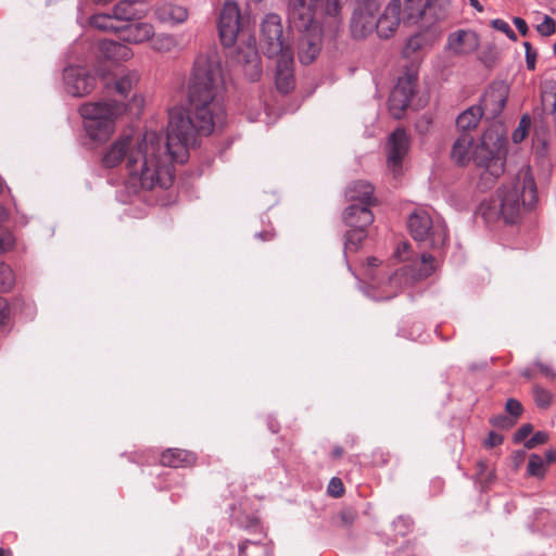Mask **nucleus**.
<instances>
[{"label": "nucleus", "mask_w": 556, "mask_h": 556, "mask_svg": "<svg viewBox=\"0 0 556 556\" xmlns=\"http://www.w3.org/2000/svg\"><path fill=\"white\" fill-rule=\"evenodd\" d=\"M222 76L218 60L200 55L195 59L188 83L187 108L168 111L165 136V155L156 152V134L151 136L150 152L143 140L130 150L131 135H121L102 153L100 165L105 169L117 167L126 159L131 187L152 190L168 189L175 180L174 163L185 164L189 150L201 146V136H210L215 127L225 126L226 113L216 99L217 79ZM160 149V147H157Z\"/></svg>", "instance_id": "f257e3e1"}, {"label": "nucleus", "mask_w": 556, "mask_h": 556, "mask_svg": "<svg viewBox=\"0 0 556 556\" xmlns=\"http://www.w3.org/2000/svg\"><path fill=\"white\" fill-rule=\"evenodd\" d=\"M345 0H325L320 22L315 15L317 0H293L289 22L300 36L298 56L303 65L312 64L321 52L324 40L334 43L342 30L341 11Z\"/></svg>", "instance_id": "f03ea898"}, {"label": "nucleus", "mask_w": 556, "mask_h": 556, "mask_svg": "<svg viewBox=\"0 0 556 556\" xmlns=\"http://www.w3.org/2000/svg\"><path fill=\"white\" fill-rule=\"evenodd\" d=\"M507 134L504 122H494L483 130L477 143L470 134L459 135L452 146L451 159L462 167L472 161L477 167L484 168L481 179L494 182L505 172Z\"/></svg>", "instance_id": "7ed1b4c3"}, {"label": "nucleus", "mask_w": 556, "mask_h": 556, "mask_svg": "<svg viewBox=\"0 0 556 556\" xmlns=\"http://www.w3.org/2000/svg\"><path fill=\"white\" fill-rule=\"evenodd\" d=\"M393 256L406 265L396 269L388 281L381 286V291L375 300H391L403 289L427 279L437 269L435 258L430 253H416L413 244L407 240L400 241L394 250Z\"/></svg>", "instance_id": "20e7f679"}, {"label": "nucleus", "mask_w": 556, "mask_h": 556, "mask_svg": "<svg viewBox=\"0 0 556 556\" xmlns=\"http://www.w3.org/2000/svg\"><path fill=\"white\" fill-rule=\"evenodd\" d=\"M128 106L141 109L143 99L134 96L129 104L112 99L81 104L78 111L83 117L87 136L84 146L88 149H96L106 143L115 132L116 118L123 115Z\"/></svg>", "instance_id": "39448f33"}, {"label": "nucleus", "mask_w": 556, "mask_h": 556, "mask_svg": "<svg viewBox=\"0 0 556 556\" xmlns=\"http://www.w3.org/2000/svg\"><path fill=\"white\" fill-rule=\"evenodd\" d=\"M407 224L414 240L428 241L429 247L434 251H440L446 245L448 239L447 227L439 215L433 217L428 211H413Z\"/></svg>", "instance_id": "423d86ee"}, {"label": "nucleus", "mask_w": 556, "mask_h": 556, "mask_svg": "<svg viewBox=\"0 0 556 556\" xmlns=\"http://www.w3.org/2000/svg\"><path fill=\"white\" fill-rule=\"evenodd\" d=\"M110 70L108 67L94 66L88 68L83 65H70L63 71L65 90L73 97H85L102 83L103 87H110Z\"/></svg>", "instance_id": "0eeeda50"}, {"label": "nucleus", "mask_w": 556, "mask_h": 556, "mask_svg": "<svg viewBox=\"0 0 556 556\" xmlns=\"http://www.w3.org/2000/svg\"><path fill=\"white\" fill-rule=\"evenodd\" d=\"M419 66V60H412L406 64L404 66L403 75L397 78L396 85L390 92L388 106L389 111L396 119L402 117L417 93Z\"/></svg>", "instance_id": "6e6552de"}, {"label": "nucleus", "mask_w": 556, "mask_h": 556, "mask_svg": "<svg viewBox=\"0 0 556 556\" xmlns=\"http://www.w3.org/2000/svg\"><path fill=\"white\" fill-rule=\"evenodd\" d=\"M261 49L268 59L293 50L292 43L283 36L281 17L276 13L266 14L261 24Z\"/></svg>", "instance_id": "1a4fd4ad"}, {"label": "nucleus", "mask_w": 556, "mask_h": 556, "mask_svg": "<svg viewBox=\"0 0 556 556\" xmlns=\"http://www.w3.org/2000/svg\"><path fill=\"white\" fill-rule=\"evenodd\" d=\"M510 86L505 80H494L480 96L478 103L475 104V106L480 108L482 117L489 125L501 122L498 117L506 106Z\"/></svg>", "instance_id": "9d476101"}, {"label": "nucleus", "mask_w": 556, "mask_h": 556, "mask_svg": "<svg viewBox=\"0 0 556 556\" xmlns=\"http://www.w3.org/2000/svg\"><path fill=\"white\" fill-rule=\"evenodd\" d=\"M380 7L379 0H359L356 3L350 20V31L353 39H365L375 30Z\"/></svg>", "instance_id": "9b49d317"}, {"label": "nucleus", "mask_w": 556, "mask_h": 556, "mask_svg": "<svg viewBox=\"0 0 556 556\" xmlns=\"http://www.w3.org/2000/svg\"><path fill=\"white\" fill-rule=\"evenodd\" d=\"M442 30L433 24L420 25L419 29L410 35L401 51V56L405 60H419L414 55L424 49H430L440 39Z\"/></svg>", "instance_id": "f8f14e48"}, {"label": "nucleus", "mask_w": 556, "mask_h": 556, "mask_svg": "<svg viewBox=\"0 0 556 556\" xmlns=\"http://www.w3.org/2000/svg\"><path fill=\"white\" fill-rule=\"evenodd\" d=\"M240 9L236 1H226L217 22V29L222 45L225 48L232 47L240 29Z\"/></svg>", "instance_id": "ddd939ff"}, {"label": "nucleus", "mask_w": 556, "mask_h": 556, "mask_svg": "<svg viewBox=\"0 0 556 556\" xmlns=\"http://www.w3.org/2000/svg\"><path fill=\"white\" fill-rule=\"evenodd\" d=\"M409 136L402 127L395 128L387 140V162L393 173L402 169L403 161L409 150Z\"/></svg>", "instance_id": "4468645a"}, {"label": "nucleus", "mask_w": 556, "mask_h": 556, "mask_svg": "<svg viewBox=\"0 0 556 556\" xmlns=\"http://www.w3.org/2000/svg\"><path fill=\"white\" fill-rule=\"evenodd\" d=\"M374 193L375 188L370 182L366 180L352 181L344 191V197L350 202L345 208H370L380 205Z\"/></svg>", "instance_id": "2eb2a0df"}, {"label": "nucleus", "mask_w": 556, "mask_h": 556, "mask_svg": "<svg viewBox=\"0 0 556 556\" xmlns=\"http://www.w3.org/2000/svg\"><path fill=\"white\" fill-rule=\"evenodd\" d=\"M126 42H119L112 39H102L97 43L94 56V66L110 67L105 65L106 62H118L129 60L134 53L132 50L125 45Z\"/></svg>", "instance_id": "dca6fc26"}, {"label": "nucleus", "mask_w": 556, "mask_h": 556, "mask_svg": "<svg viewBox=\"0 0 556 556\" xmlns=\"http://www.w3.org/2000/svg\"><path fill=\"white\" fill-rule=\"evenodd\" d=\"M275 58L277 59L275 71L277 90L282 94H289L295 87L294 51L291 50Z\"/></svg>", "instance_id": "f3484780"}, {"label": "nucleus", "mask_w": 556, "mask_h": 556, "mask_svg": "<svg viewBox=\"0 0 556 556\" xmlns=\"http://www.w3.org/2000/svg\"><path fill=\"white\" fill-rule=\"evenodd\" d=\"M401 0H392L386 8L384 12L378 17L375 26L377 35L382 39H389L396 31L400 23H402Z\"/></svg>", "instance_id": "a211bd4d"}, {"label": "nucleus", "mask_w": 556, "mask_h": 556, "mask_svg": "<svg viewBox=\"0 0 556 556\" xmlns=\"http://www.w3.org/2000/svg\"><path fill=\"white\" fill-rule=\"evenodd\" d=\"M479 48V36L473 30L458 29L447 36L445 50L453 51L454 55H465Z\"/></svg>", "instance_id": "6ab92c4d"}, {"label": "nucleus", "mask_w": 556, "mask_h": 556, "mask_svg": "<svg viewBox=\"0 0 556 556\" xmlns=\"http://www.w3.org/2000/svg\"><path fill=\"white\" fill-rule=\"evenodd\" d=\"M154 36V27L150 23L126 21L121 23L118 39L126 43H142Z\"/></svg>", "instance_id": "aec40b11"}, {"label": "nucleus", "mask_w": 556, "mask_h": 556, "mask_svg": "<svg viewBox=\"0 0 556 556\" xmlns=\"http://www.w3.org/2000/svg\"><path fill=\"white\" fill-rule=\"evenodd\" d=\"M239 61L243 63L244 73L250 81H258L262 77V60L253 39V46L249 50H238Z\"/></svg>", "instance_id": "412c9836"}, {"label": "nucleus", "mask_w": 556, "mask_h": 556, "mask_svg": "<svg viewBox=\"0 0 556 556\" xmlns=\"http://www.w3.org/2000/svg\"><path fill=\"white\" fill-rule=\"evenodd\" d=\"M160 462L163 466L173 468L194 465L197 455L193 452L180 448H168L161 454Z\"/></svg>", "instance_id": "4be33fe9"}, {"label": "nucleus", "mask_w": 556, "mask_h": 556, "mask_svg": "<svg viewBox=\"0 0 556 556\" xmlns=\"http://www.w3.org/2000/svg\"><path fill=\"white\" fill-rule=\"evenodd\" d=\"M480 216L490 229L496 224L514 225L520 219V211H476L475 217Z\"/></svg>", "instance_id": "5701e85b"}, {"label": "nucleus", "mask_w": 556, "mask_h": 556, "mask_svg": "<svg viewBox=\"0 0 556 556\" xmlns=\"http://www.w3.org/2000/svg\"><path fill=\"white\" fill-rule=\"evenodd\" d=\"M452 0H425L424 9H426V24H433L445 21L450 14Z\"/></svg>", "instance_id": "b1692460"}, {"label": "nucleus", "mask_w": 556, "mask_h": 556, "mask_svg": "<svg viewBox=\"0 0 556 556\" xmlns=\"http://www.w3.org/2000/svg\"><path fill=\"white\" fill-rule=\"evenodd\" d=\"M425 0H404L401 4V17L404 25H415L420 21L425 22L426 9Z\"/></svg>", "instance_id": "393cba45"}, {"label": "nucleus", "mask_w": 556, "mask_h": 556, "mask_svg": "<svg viewBox=\"0 0 556 556\" xmlns=\"http://www.w3.org/2000/svg\"><path fill=\"white\" fill-rule=\"evenodd\" d=\"M482 119V111L479 106L471 105L467 108L456 118V127L460 132L459 135L470 134Z\"/></svg>", "instance_id": "a878e982"}, {"label": "nucleus", "mask_w": 556, "mask_h": 556, "mask_svg": "<svg viewBox=\"0 0 556 556\" xmlns=\"http://www.w3.org/2000/svg\"><path fill=\"white\" fill-rule=\"evenodd\" d=\"M342 219L350 228L349 230H367V228L372 224L375 217L372 211H344Z\"/></svg>", "instance_id": "bb28decb"}, {"label": "nucleus", "mask_w": 556, "mask_h": 556, "mask_svg": "<svg viewBox=\"0 0 556 556\" xmlns=\"http://www.w3.org/2000/svg\"><path fill=\"white\" fill-rule=\"evenodd\" d=\"M532 526L535 531L551 536L556 534V515L546 509H538L534 513Z\"/></svg>", "instance_id": "cd10ccee"}, {"label": "nucleus", "mask_w": 556, "mask_h": 556, "mask_svg": "<svg viewBox=\"0 0 556 556\" xmlns=\"http://www.w3.org/2000/svg\"><path fill=\"white\" fill-rule=\"evenodd\" d=\"M239 556H273V548L267 542L244 540L238 546Z\"/></svg>", "instance_id": "c85d7f7f"}, {"label": "nucleus", "mask_w": 556, "mask_h": 556, "mask_svg": "<svg viewBox=\"0 0 556 556\" xmlns=\"http://www.w3.org/2000/svg\"><path fill=\"white\" fill-rule=\"evenodd\" d=\"M548 126L541 118V121H534L533 127V144L535 146V154L544 156L547 153L548 148Z\"/></svg>", "instance_id": "c756f323"}, {"label": "nucleus", "mask_w": 556, "mask_h": 556, "mask_svg": "<svg viewBox=\"0 0 556 556\" xmlns=\"http://www.w3.org/2000/svg\"><path fill=\"white\" fill-rule=\"evenodd\" d=\"M90 25L97 29L103 31H113L117 36L119 35L121 24L118 23L117 17L112 12V14L108 13H96L90 17Z\"/></svg>", "instance_id": "7c9ffc66"}, {"label": "nucleus", "mask_w": 556, "mask_h": 556, "mask_svg": "<svg viewBox=\"0 0 556 556\" xmlns=\"http://www.w3.org/2000/svg\"><path fill=\"white\" fill-rule=\"evenodd\" d=\"M520 199L523 208H533L539 201L536 185L531 174L523 176Z\"/></svg>", "instance_id": "2f4dec72"}, {"label": "nucleus", "mask_w": 556, "mask_h": 556, "mask_svg": "<svg viewBox=\"0 0 556 556\" xmlns=\"http://www.w3.org/2000/svg\"><path fill=\"white\" fill-rule=\"evenodd\" d=\"M139 2L136 0H122L116 3L113 8V13L115 17H117L118 23H124L126 21H134L136 18V4Z\"/></svg>", "instance_id": "473e14b6"}, {"label": "nucleus", "mask_w": 556, "mask_h": 556, "mask_svg": "<svg viewBox=\"0 0 556 556\" xmlns=\"http://www.w3.org/2000/svg\"><path fill=\"white\" fill-rule=\"evenodd\" d=\"M110 85L113 83L114 89L117 93L123 96L124 98H127L129 91L132 88V84L137 81V74L136 73H128L124 76H122L119 79L115 80L112 76V73L110 72L109 76Z\"/></svg>", "instance_id": "72a5a7b5"}, {"label": "nucleus", "mask_w": 556, "mask_h": 556, "mask_svg": "<svg viewBox=\"0 0 556 556\" xmlns=\"http://www.w3.org/2000/svg\"><path fill=\"white\" fill-rule=\"evenodd\" d=\"M367 237V230L364 229H355L348 230L345 235L344 242V252H355L357 251L359 244Z\"/></svg>", "instance_id": "f704fd0d"}, {"label": "nucleus", "mask_w": 556, "mask_h": 556, "mask_svg": "<svg viewBox=\"0 0 556 556\" xmlns=\"http://www.w3.org/2000/svg\"><path fill=\"white\" fill-rule=\"evenodd\" d=\"M532 125L531 116L526 113L522 114L517 128L511 134V140L514 143L522 142L529 135Z\"/></svg>", "instance_id": "c9c22d12"}, {"label": "nucleus", "mask_w": 556, "mask_h": 556, "mask_svg": "<svg viewBox=\"0 0 556 556\" xmlns=\"http://www.w3.org/2000/svg\"><path fill=\"white\" fill-rule=\"evenodd\" d=\"M15 285V275L12 268L0 262V292H9Z\"/></svg>", "instance_id": "e433bc0d"}, {"label": "nucleus", "mask_w": 556, "mask_h": 556, "mask_svg": "<svg viewBox=\"0 0 556 556\" xmlns=\"http://www.w3.org/2000/svg\"><path fill=\"white\" fill-rule=\"evenodd\" d=\"M150 40L153 50L159 52H167L176 45L175 38L167 34H154Z\"/></svg>", "instance_id": "4c0bfd02"}, {"label": "nucleus", "mask_w": 556, "mask_h": 556, "mask_svg": "<svg viewBox=\"0 0 556 556\" xmlns=\"http://www.w3.org/2000/svg\"><path fill=\"white\" fill-rule=\"evenodd\" d=\"M545 462L542 456L532 454L529 458L527 472L531 477L543 478L545 473Z\"/></svg>", "instance_id": "58836bf2"}, {"label": "nucleus", "mask_w": 556, "mask_h": 556, "mask_svg": "<svg viewBox=\"0 0 556 556\" xmlns=\"http://www.w3.org/2000/svg\"><path fill=\"white\" fill-rule=\"evenodd\" d=\"M498 59L500 51L495 45L488 46L479 55V60L489 70H492L496 65Z\"/></svg>", "instance_id": "ea45409f"}, {"label": "nucleus", "mask_w": 556, "mask_h": 556, "mask_svg": "<svg viewBox=\"0 0 556 556\" xmlns=\"http://www.w3.org/2000/svg\"><path fill=\"white\" fill-rule=\"evenodd\" d=\"M7 211H0V215H4ZM15 244V238L13 233L0 224V253L10 251Z\"/></svg>", "instance_id": "a19ab883"}, {"label": "nucleus", "mask_w": 556, "mask_h": 556, "mask_svg": "<svg viewBox=\"0 0 556 556\" xmlns=\"http://www.w3.org/2000/svg\"><path fill=\"white\" fill-rule=\"evenodd\" d=\"M164 13L176 24L184 23L188 18V10L179 5H168L164 8Z\"/></svg>", "instance_id": "79ce46f5"}, {"label": "nucleus", "mask_w": 556, "mask_h": 556, "mask_svg": "<svg viewBox=\"0 0 556 556\" xmlns=\"http://www.w3.org/2000/svg\"><path fill=\"white\" fill-rule=\"evenodd\" d=\"M413 520L409 516H399L392 523L397 535L405 536L413 530Z\"/></svg>", "instance_id": "37998d69"}, {"label": "nucleus", "mask_w": 556, "mask_h": 556, "mask_svg": "<svg viewBox=\"0 0 556 556\" xmlns=\"http://www.w3.org/2000/svg\"><path fill=\"white\" fill-rule=\"evenodd\" d=\"M357 510L353 507H344L342 508L339 514L338 518L340 520L339 526L343 528H350L354 525L355 520L357 519Z\"/></svg>", "instance_id": "c03bdc74"}, {"label": "nucleus", "mask_w": 556, "mask_h": 556, "mask_svg": "<svg viewBox=\"0 0 556 556\" xmlns=\"http://www.w3.org/2000/svg\"><path fill=\"white\" fill-rule=\"evenodd\" d=\"M534 401L541 408H547L552 403V394L547 390L535 386L533 389Z\"/></svg>", "instance_id": "a18cd8bd"}, {"label": "nucleus", "mask_w": 556, "mask_h": 556, "mask_svg": "<svg viewBox=\"0 0 556 556\" xmlns=\"http://www.w3.org/2000/svg\"><path fill=\"white\" fill-rule=\"evenodd\" d=\"M535 28L541 36L549 37L556 33V21L549 15H545L543 22Z\"/></svg>", "instance_id": "49530a36"}, {"label": "nucleus", "mask_w": 556, "mask_h": 556, "mask_svg": "<svg viewBox=\"0 0 556 556\" xmlns=\"http://www.w3.org/2000/svg\"><path fill=\"white\" fill-rule=\"evenodd\" d=\"M498 198L501 200L498 208H520L519 205V197L516 192H509L508 194L502 197L500 190H497Z\"/></svg>", "instance_id": "de8ad7c7"}, {"label": "nucleus", "mask_w": 556, "mask_h": 556, "mask_svg": "<svg viewBox=\"0 0 556 556\" xmlns=\"http://www.w3.org/2000/svg\"><path fill=\"white\" fill-rule=\"evenodd\" d=\"M491 27L505 34L507 36V38L511 41L518 40L516 33L511 29V27L504 20H501V18L492 20Z\"/></svg>", "instance_id": "09e8293b"}, {"label": "nucleus", "mask_w": 556, "mask_h": 556, "mask_svg": "<svg viewBox=\"0 0 556 556\" xmlns=\"http://www.w3.org/2000/svg\"><path fill=\"white\" fill-rule=\"evenodd\" d=\"M235 546L228 542H219L214 545L208 556H235Z\"/></svg>", "instance_id": "8fccbe9b"}, {"label": "nucleus", "mask_w": 556, "mask_h": 556, "mask_svg": "<svg viewBox=\"0 0 556 556\" xmlns=\"http://www.w3.org/2000/svg\"><path fill=\"white\" fill-rule=\"evenodd\" d=\"M523 47L526 50L527 70L534 71L536 67L538 52L529 41H525Z\"/></svg>", "instance_id": "3c124183"}, {"label": "nucleus", "mask_w": 556, "mask_h": 556, "mask_svg": "<svg viewBox=\"0 0 556 556\" xmlns=\"http://www.w3.org/2000/svg\"><path fill=\"white\" fill-rule=\"evenodd\" d=\"M327 492L332 497H341L344 493V485L341 479L337 477L331 478L327 488Z\"/></svg>", "instance_id": "603ef678"}, {"label": "nucleus", "mask_w": 556, "mask_h": 556, "mask_svg": "<svg viewBox=\"0 0 556 556\" xmlns=\"http://www.w3.org/2000/svg\"><path fill=\"white\" fill-rule=\"evenodd\" d=\"M505 410L515 420L522 414V405L516 399H508L505 405Z\"/></svg>", "instance_id": "864d4df0"}, {"label": "nucleus", "mask_w": 556, "mask_h": 556, "mask_svg": "<svg viewBox=\"0 0 556 556\" xmlns=\"http://www.w3.org/2000/svg\"><path fill=\"white\" fill-rule=\"evenodd\" d=\"M491 422L494 427L500 428V429H509L516 424L514 418H510L505 415H498V416L493 417L491 419Z\"/></svg>", "instance_id": "5fc2aeb1"}, {"label": "nucleus", "mask_w": 556, "mask_h": 556, "mask_svg": "<svg viewBox=\"0 0 556 556\" xmlns=\"http://www.w3.org/2000/svg\"><path fill=\"white\" fill-rule=\"evenodd\" d=\"M548 434L543 431L535 432L526 443L527 448H534L539 444H543L547 441Z\"/></svg>", "instance_id": "6e6d98bb"}, {"label": "nucleus", "mask_w": 556, "mask_h": 556, "mask_svg": "<svg viewBox=\"0 0 556 556\" xmlns=\"http://www.w3.org/2000/svg\"><path fill=\"white\" fill-rule=\"evenodd\" d=\"M533 427L530 424L522 425L514 434V442L520 443L532 432Z\"/></svg>", "instance_id": "4d7b16f0"}, {"label": "nucleus", "mask_w": 556, "mask_h": 556, "mask_svg": "<svg viewBox=\"0 0 556 556\" xmlns=\"http://www.w3.org/2000/svg\"><path fill=\"white\" fill-rule=\"evenodd\" d=\"M504 438L502 434L496 433L494 431H490L488 438L484 440V445L489 448L495 447L502 444Z\"/></svg>", "instance_id": "13d9d810"}, {"label": "nucleus", "mask_w": 556, "mask_h": 556, "mask_svg": "<svg viewBox=\"0 0 556 556\" xmlns=\"http://www.w3.org/2000/svg\"><path fill=\"white\" fill-rule=\"evenodd\" d=\"M10 317V307L7 299L0 296V326L5 325Z\"/></svg>", "instance_id": "bf43d9fd"}, {"label": "nucleus", "mask_w": 556, "mask_h": 556, "mask_svg": "<svg viewBox=\"0 0 556 556\" xmlns=\"http://www.w3.org/2000/svg\"><path fill=\"white\" fill-rule=\"evenodd\" d=\"M513 23L522 37H527L529 35V26L526 20L519 16H515L513 17Z\"/></svg>", "instance_id": "052dcab7"}, {"label": "nucleus", "mask_w": 556, "mask_h": 556, "mask_svg": "<svg viewBox=\"0 0 556 556\" xmlns=\"http://www.w3.org/2000/svg\"><path fill=\"white\" fill-rule=\"evenodd\" d=\"M547 97H551L553 99L549 113L554 115V114H556V81L553 83L549 91H545L542 94V101L545 102Z\"/></svg>", "instance_id": "680f3d73"}, {"label": "nucleus", "mask_w": 556, "mask_h": 556, "mask_svg": "<svg viewBox=\"0 0 556 556\" xmlns=\"http://www.w3.org/2000/svg\"><path fill=\"white\" fill-rule=\"evenodd\" d=\"M535 366L540 369V371L549 379L556 378V372L548 366L541 362H536Z\"/></svg>", "instance_id": "e2e57ef3"}, {"label": "nucleus", "mask_w": 556, "mask_h": 556, "mask_svg": "<svg viewBox=\"0 0 556 556\" xmlns=\"http://www.w3.org/2000/svg\"><path fill=\"white\" fill-rule=\"evenodd\" d=\"M430 119L426 118V117H422L420 118L417 123H416V130L419 132V134H425L428 128H429V125H430Z\"/></svg>", "instance_id": "0e129e2a"}, {"label": "nucleus", "mask_w": 556, "mask_h": 556, "mask_svg": "<svg viewBox=\"0 0 556 556\" xmlns=\"http://www.w3.org/2000/svg\"><path fill=\"white\" fill-rule=\"evenodd\" d=\"M255 237L261 240L267 241V240H271L275 237V233L271 230H264V231L256 232Z\"/></svg>", "instance_id": "69168bd1"}, {"label": "nucleus", "mask_w": 556, "mask_h": 556, "mask_svg": "<svg viewBox=\"0 0 556 556\" xmlns=\"http://www.w3.org/2000/svg\"><path fill=\"white\" fill-rule=\"evenodd\" d=\"M267 427L273 433H277L279 431V424L275 418L268 417Z\"/></svg>", "instance_id": "338daca9"}, {"label": "nucleus", "mask_w": 556, "mask_h": 556, "mask_svg": "<svg viewBox=\"0 0 556 556\" xmlns=\"http://www.w3.org/2000/svg\"><path fill=\"white\" fill-rule=\"evenodd\" d=\"M556 460V451L548 450L545 452V465H549Z\"/></svg>", "instance_id": "774afa93"}]
</instances>
